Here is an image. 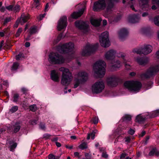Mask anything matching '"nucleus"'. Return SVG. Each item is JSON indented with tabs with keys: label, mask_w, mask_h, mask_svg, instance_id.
Instances as JSON below:
<instances>
[{
	"label": "nucleus",
	"mask_w": 159,
	"mask_h": 159,
	"mask_svg": "<svg viewBox=\"0 0 159 159\" xmlns=\"http://www.w3.org/2000/svg\"><path fill=\"white\" fill-rule=\"evenodd\" d=\"M40 128L43 130H45V125L42 123H40L39 124Z\"/></svg>",
	"instance_id": "obj_53"
},
{
	"label": "nucleus",
	"mask_w": 159,
	"mask_h": 159,
	"mask_svg": "<svg viewBox=\"0 0 159 159\" xmlns=\"http://www.w3.org/2000/svg\"><path fill=\"white\" fill-rule=\"evenodd\" d=\"M85 156L86 158L88 159H91V156L89 155L88 153H86L85 154Z\"/></svg>",
	"instance_id": "obj_60"
},
{
	"label": "nucleus",
	"mask_w": 159,
	"mask_h": 159,
	"mask_svg": "<svg viewBox=\"0 0 159 159\" xmlns=\"http://www.w3.org/2000/svg\"><path fill=\"white\" fill-rule=\"evenodd\" d=\"M126 154L125 153H122L121 154L120 157V159H123L126 156Z\"/></svg>",
	"instance_id": "obj_55"
},
{
	"label": "nucleus",
	"mask_w": 159,
	"mask_h": 159,
	"mask_svg": "<svg viewBox=\"0 0 159 159\" xmlns=\"http://www.w3.org/2000/svg\"><path fill=\"white\" fill-rule=\"evenodd\" d=\"M51 4L50 2L47 3L45 5V7L44 9V11L46 12L48 10V8L49 7V5Z\"/></svg>",
	"instance_id": "obj_51"
},
{
	"label": "nucleus",
	"mask_w": 159,
	"mask_h": 159,
	"mask_svg": "<svg viewBox=\"0 0 159 159\" xmlns=\"http://www.w3.org/2000/svg\"><path fill=\"white\" fill-rule=\"evenodd\" d=\"M22 31V28H19L17 31L16 32V37H18L20 34L21 33Z\"/></svg>",
	"instance_id": "obj_45"
},
{
	"label": "nucleus",
	"mask_w": 159,
	"mask_h": 159,
	"mask_svg": "<svg viewBox=\"0 0 159 159\" xmlns=\"http://www.w3.org/2000/svg\"><path fill=\"white\" fill-rule=\"evenodd\" d=\"M146 117L142 116L141 114L138 115L136 118V122L140 123L144 122L145 120Z\"/></svg>",
	"instance_id": "obj_26"
},
{
	"label": "nucleus",
	"mask_w": 159,
	"mask_h": 159,
	"mask_svg": "<svg viewBox=\"0 0 159 159\" xmlns=\"http://www.w3.org/2000/svg\"><path fill=\"white\" fill-rule=\"evenodd\" d=\"M25 57V56L24 54L21 52L18 55L16 56V59L17 61L22 60Z\"/></svg>",
	"instance_id": "obj_32"
},
{
	"label": "nucleus",
	"mask_w": 159,
	"mask_h": 159,
	"mask_svg": "<svg viewBox=\"0 0 159 159\" xmlns=\"http://www.w3.org/2000/svg\"><path fill=\"white\" fill-rule=\"evenodd\" d=\"M140 17L138 14H133L129 16L128 21L129 23H134L139 22Z\"/></svg>",
	"instance_id": "obj_19"
},
{
	"label": "nucleus",
	"mask_w": 159,
	"mask_h": 159,
	"mask_svg": "<svg viewBox=\"0 0 159 159\" xmlns=\"http://www.w3.org/2000/svg\"><path fill=\"white\" fill-rule=\"evenodd\" d=\"M108 36V33L105 31L102 33L100 36L99 41L102 47L106 48L110 46V43Z\"/></svg>",
	"instance_id": "obj_11"
},
{
	"label": "nucleus",
	"mask_w": 159,
	"mask_h": 159,
	"mask_svg": "<svg viewBox=\"0 0 159 159\" xmlns=\"http://www.w3.org/2000/svg\"><path fill=\"white\" fill-rule=\"evenodd\" d=\"M11 21L10 18H7L4 19L3 22V25H6L8 22H10Z\"/></svg>",
	"instance_id": "obj_49"
},
{
	"label": "nucleus",
	"mask_w": 159,
	"mask_h": 159,
	"mask_svg": "<svg viewBox=\"0 0 159 159\" xmlns=\"http://www.w3.org/2000/svg\"><path fill=\"white\" fill-rule=\"evenodd\" d=\"M148 155L150 156H159V151H157V148L152 146L150 147Z\"/></svg>",
	"instance_id": "obj_18"
},
{
	"label": "nucleus",
	"mask_w": 159,
	"mask_h": 159,
	"mask_svg": "<svg viewBox=\"0 0 159 159\" xmlns=\"http://www.w3.org/2000/svg\"><path fill=\"white\" fill-rule=\"evenodd\" d=\"M125 56V54L122 52H120L119 53L117 54V56L119 57H122L123 59H124V57Z\"/></svg>",
	"instance_id": "obj_48"
},
{
	"label": "nucleus",
	"mask_w": 159,
	"mask_h": 159,
	"mask_svg": "<svg viewBox=\"0 0 159 159\" xmlns=\"http://www.w3.org/2000/svg\"><path fill=\"white\" fill-rule=\"evenodd\" d=\"M159 115V110H157L153 111L151 115H150V117L151 118H154L157 116Z\"/></svg>",
	"instance_id": "obj_31"
},
{
	"label": "nucleus",
	"mask_w": 159,
	"mask_h": 159,
	"mask_svg": "<svg viewBox=\"0 0 159 159\" xmlns=\"http://www.w3.org/2000/svg\"><path fill=\"white\" fill-rule=\"evenodd\" d=\"M125 142H127L128 143L130 142V138L129 137H126L125 138Z\"/></svg>",
	"instance_id": "obj_58"
},
{
	"label": "nucleus",
	"mask_w": 159,
	"mask_h": 159,
	"mask_svg": "<svg viewBox=\"0 0 159 159\" xmlns=\"http://www.w3.org/2000/svg\"><path fill=\"white\" fill-rule=\"evenodd\" d=\"M19 66V64L18 62H14L11 68V71L14 72L16 71L18 69Z\"/></svg>",
	"instance_id": "obj_28"
},
{
	"label": "nucleus",
	"mask_w": 159,
	"mask_h": 159,
	"mask_svg": "<svg viewBox=\"0 0 159 159\" xmlns=\"http://www.w3.org/2000/svg\"><path fill=\"white\" fill-rule=\"evenodd\" d=\"M51 136V135L48 134H45L43 135V138L47 140L49 139Z\"/></svg>",
	"instance_id": "obj_46"
},
{
	"label": "nucleus",
	"mask_w": 159,
	"mask_h": 159,
	"mask_svg": "<svg viewBox=\"0 0 159 159\" xmlns=\"http://www.w3.org/2000/svg\"><path fill=\"white\" fill-rule=\"evenodd\" d=\"M20 123L19 122H16L13 125L14 132L16 133L19 131L20 128Z\"/></svg>",
	"instance_id": "obj_27"
},
{
	"label": "nucleus",
	"mask_w": 159,
	"mask_h": 159,
	"mask_svg": "<svg viewBox=\"0 0 159 159\" xmlns=\"http://www.w3.org/2000/svg\"><path fill=\"white\" fill-rule=\"evenodd\" d=\"M21 90L23 94H26L28 91V90L25 88H22L21 89Z\"/></svg>",
	"instance_id": "obj_54"
},
{
	"label": "nucleus",
	"mask_w": 159,
	"mask_h": 159,
	"mask_svg": "<svg viewBox=\"0 0 159 159\" xmlns=\"http://www.w3.org/2000/svg\"><path fill=\"white\" fill-rule=\"evenodd\" d=\"M121 64L120 61H117L115 63L112 65V67L114 68H119Z\"/></svg>",
	"instance_id": "obj_38"
},
{
	"label": "nucleus",
	"mask_w": 159,
	"mask_h": 159,
	"mask_svg": "<svg viewBox=\"0 0 159 159\" xmlns=\"http://www.w3.org/2000/svg\"><path fill=\"white\" fill-rule=\"evenodd\" d=\"M78 78H80V80L78 79H75V83L74 84V88H77L80 84V81L84 82L87 81L88 79L87 74L84 71H81L79 72L76 75Z\"/></svg>",
	"instance_id": "obj_10"
},
{
	"label": "nucleus",
	"mask_w": 159,
	"mask_h": 159,
	"mask_svg": "<svg viewBox=\"0 0 159 159\" xmlns=\"http://www.w3.org/2000/svg\"><path fill=\"white\" fill-rule=\"evenodd\" d=\"M18 107L17 106H14L11 107L9 109V112L11 113H13L16 112L18 110Z\"/></svg>",
	"instance_id": "obj_37"
},
{
	"label": "nucleus",
	"mask_w": 159,
	"mask_h": 159,
	"mask_svg": "<svg viewBox=\"0 0 159 159\" xmlns=\"http://www.w3.org/2000/svg\"><path fill=\"white\" fill-rule=\"evenodd\" d=\"M62 37V33H61L57 37V39L56 40L54 41L53 44H55L58 42L61 39Z\"/></svg>",
	"instance_id": "obj_42"
},
{
	"label": "nucleus",
	"mask_w": 159,
	"mask_h": 159,
	"mask_svg": "<svg viewBox=\"0 0 159 159\" xmlns=\"http://www.w3.org/2000/svg\"><path fill=\"white\" fill-rule=\"evenodd\" d=\"M159 72V65L150 67L145 73L143 74L141 76L145 78H149L154 76Z\"/></svg>",
	"instance_id": "obj_7"
},
{
	"label": "nucleus",
	"mask_w": 159,
	"mask_h": 159,
	"mask_svg": "<svg viewBox=\"0 0 159 159\" xmlns=\"http://www.w3.org/2000/svg\"><path fill=\"white\" fill-rule=\"evenodd\" d=\"M102 20L92 19L90 20L91 24L95 27L98 26L100 25Z\"/></svg>",
	"instance_id": "obj_25"
},
{
	"label": "nucleus",
	"mask_w": 159,
	"mask_h": 159,
	"mask_svg": "<svg viewBox=\"0 0 159 159\" xmlns=\"http://www.w3.org/2000/svg\"><path fill=\"white\" fill-rule=\"evenodd\" d=\"M9 144L11 145L9 147L10 150L13 152L17 146V143H13L11 145V142H10L9 143Z\"/></svg>",
	"instance_id": "obj_30"
},
{
	"label": "nucleus",
	"mask_w": 159,
	"mask_h": 159,
	"mask_svg": "<svg viewBox=\"0 0 159 159\" xmlns=\"http://www.w3.org/2000/svg\"><path fill=\"white\" fill-rule=\"evenodd\" d=\"M152 46L150 45H146L144 46L143 48L134 49L133 52L136 53L137 54H143L144 55H147L152 52Z\"/></svg>",
	"instance_id": "obj_12"
},
{
	"label": "nucleus",
	"mask_w": 159,
	"mask_h": 159,
	"mask_svg": "<svg viewBox=\"0 0 159 159\" xmlns=\"http://www.w3.org/2000/svg\"><path fill=\"white\" fill-rule=\"evenodd\" d=\"M98 119L97 117H94L91 120V121L95 124H97L98 122Z\"/></svg>",
	"instance_id": "obj_43"
},
{
	"label": "nucleus",
	"mask_w": 159,
	"mask_h": 159,
	"mask_svg": "<svg viewBox=\"0 0 159 159\" xmlns=\"http://www.w3.org/2000/svg\"><path fill=\"white\" fill-rule=\"evenodd\" d=\"M60 71L62 72L61 81V84L64 85H67L71 82L73 76L71 73L68 69L64 67H61L59 68Z\"/></svg>",
	"instance_id": "obj_3"
},
{
	"label": "nucleus",
	"mask_w": 159,
	"mask_h": 159,
	"mask_svg": "<svg viewBox=\"0 0 159 159\" xmlns=\"http://www.w3.org/2000/svg\"><path fill=\"white\" fill-rule=\"evenodd\" d=\"M106 66V63L102 60L98 61L94 64L93 70L98 77L102 78L105 75Z\"/></svg>",
	"instance_id": "obj_2"
},
{
	"label": "nucleus",
	"mask_w": 159,
	"mask_h": 159,
	"mask_svg": "<svg viewBox=\"0 0 159 159\" xmlns=\"http://www.w3.org/2000/svg\"><path fill=\"white\" fill-rule=\"evenodd\" d=\"M74 44L73 43L69 42L61 46H58L57 48L61 53H66L71 52L74 48Z\"/></svg>",
	"instance_id": "obj_8"
},
{
	"label": "nucleus",
	"mask_w": 159,
	"mask_h": 159,
	"mask_svg": "<svg viewBox=\"0 0 159 159\" xmlns=\"http://www.w3.org/2000/svg\"><path fill=\"white\" fill-rule=\"evenodd\" d=\"M153 21L156 25L159 26V16H156L154 18Z\"/></svg>",
	"instance_id": "obj_40"
},
{
	"label": "nucleus",
	"mask_w": 159,
	"mask_h": 159,
	"mask_svg": "<svg viewBox=\"0 0 159 159\" xmlns=\"http://www.w3.org/2000/svg\"><path fill=\"white\" fill-rule=\"evenodd\" d=\"M29 107L30 110L33 112L35 111L37 109V107L35 104L31 105Z\"/></svg>",
	"instance_id": "obj_41"
},
{
	"label": "nucleus",
	"mask_w": 159,
	"mask_h": 159,
	"mask_svg": "<svg viewBox=\"0 0 159 159\" xmlns=\"http://www.w3.org/2000/svg\"><path fill=\"white\" fill-rule=\"evenodd\" d=\"M29 19L30 17L29 15L22 14L21 15L20 18L19 19V20L21 25H23L27 22Z\"/></svg>",
	"instance_id": "obj_22"
},
{
	"label": "nucleus",
	"mask_w": 159,
	"mask_h": 159,
	"mask_svg": "<svg viewBox=\"0 0 159 159\" xmlns=\"http://www.w3.org/2000/svg\"><path fill=\"white\" fill-rule=\"evenodd\" d=\"M19 23H20V21H19V19H18L16 21L15 24L14 25V27L16 28H17L18 26Z\"/></svg>",
	"instance_id": "obj_56"
},
{
	"label": "nucleus",
	"mask_w": 159,
	"mask_h": 159,
	"mask_svg": "<svg viewBox=\"0 0 159 159\" xmlns=\"http://www.w3.org/2000/svg\"><path fill=\"white\" fill-rule=\"evenodd\" d=\"M48 60L52 64H58L63 63L65 60L63 57L57 53L51 52L49 55Z\"/></svg>",
	"instance_id": "obj_5"
},
{
	"label": "nucleus",
	"mask_w": 159,
	"mask_h": 159,
	"mask_svg": "<svg viewBox=\"0 0 159 159\" xmlns=\"http://www.w3.org/2000/svg\"><path fill=\"white\" fill-rule=\"evenodd\" d=\"M141 2L142 3V7L143 8L145 6L146 7H148V0H141Z\"/></svg>",
	"instance_id": "obj_39"
},
{
	"label": "nucleus",
	"mask_w": 159,
	"mask_h": 159,
	"mask_svg": "<svg viewBox=\"0 0 159 159\" xmlns=\"http://www.w3.org/2000/svg\"><path fill=\"white\" fill-rule=\"evenodd\" d=\"M14 5H11L6 6V8L9 11H13Z\"/></svg>",
	"instance_id": "obj_47"
},
{
	"label": "nucleus",
	"mask_w": 159,
	"mask_h": 159,
	"mask_svg": "<svg viewBox=\"0 0 159 159\" xmlns=\"http://www.w3.org/2000/svg\"><path fill=\"white\" fill-rule=\"evenodd\" d=\"M116 53V51L111 49L107 52L105 54V57L107 60H111L114 58Z\"/></svg>",
	"instance_id": "obj_17"
},
{
	"label": "nucleus",
	"mask_w": 159,
	"mask_h": 159,
	"mask_svg": "<svg viewBox=\"0 0 159 159\" xmlns=\"http://www.w3.org/2000/svg\"><path fill=\"white\" fill-rule=\"evenodd\" d=\"M29 30V33L30 35L35 34L37 32L36 27L34 26L31 27Z\"/></svg>",
	"instance_id": "obj_34"
},
{
	"label": "nucleus",
	"mask_w": 159,
	"mask_h": 159,
	"mask_svg": "<svg viewBox=\"0 0 159 159\" xmlns=\"http://www.w3.org/2000/svg\"><path fill=\"white\" fill-rule=\"evenodd\" d=\"M118 79L116 77H110L107 79V84L110 87H115L118 85Z\"/></svg>",
	"instance_id": "obj_16"
},
{
	"label": "nucleus",
	"mask_w": 159,
	"mask_h": 159,
	"mask_svg": "<svg viewBox=\"0 0 159 159\" xmlns=\"http://www.w3.org/2000/svg\"><path fill=\"white\" fill-rule=\"evenodd\" d=\"M118 0H99L93 4V10L98 11L106 8L107 12L111 11L114 6V2H117Z\"/></svg>",
	"instance_id": "obj_1"
},
{
	"label": "nucleus",
	"mask_w": 159,
	"mask_h": 159,
	"mask_svg": "<svg viewBox=\"0 0 159 159\" xmlns=\"http://www.w3.org/2000/svg\"><path fill=\"white\" fill-rule=\"evenodd\" d=\"M40 6V0H33V2L32 4L33 8L39 9Z\"/></svg>",
	"instance_id": "obj_24"
},
{
	"label": "nucleus",
	"mask_w": 159,
	"mask_h": 159,
	"mask_svg": "<svg viewBox=\"0 0 159 159\" xmlns=\"http://www.w3.org/2000/svg\"><path fill=\"white\" fill-rule=\"evenodd\" d=\"M51 79L55 82H57L59 81L58 74L54 70H52L51 71Z\"/></svg>",
	"instance_id": "obj_23"
},
{
	"label": "nucleus",
	"mask_w": 159,
	"mask_h": 159,
	"mask_svg": "<svg viewBox=\"0 0 159 159\" xmlns=\"http://www.w3.org/2000/svg\"><path fill=\"white\" fill-rule=\"evenodd\" d=\"M131 119V116L129 115H125L122 117V120L123 121H130Z\"/></svg>",
	"instance_id": "obj_33"
},
{
	"label": "nucleus",
	"mask_w": 159,
	"mask_h": 159,
	"mask_svg": "<svg viewBox=\"0 0 159 159\" xmlns=\"http://www.w3.org/2000/svg\"><path fill=\"white\" fill-rule=\"evenodd\" d=\"M128 34V32L127 29L124 28H122L118 32L119 38L123 41L126 38Z\"/></svg>",
	"instance_id": "obj_15"
},
{
	"label": "nucleus",
	"mask_w": 159,
	"mask_h": 159,
	"mask_svg": "<svg viewBox=\"0 0 159 159\" xmlns=\"http://www.w3.org/2000/svg\"><path fill=\"white\" fill-rule=\"evenodd\" d=\"M135 132V131L134 130L130 128L129 129V130L128 131V133L129 134H130L131 135H133V134H134Z\"/></svg>",
	"instance_id": "obj_50"
},
{
	"label": "nucleus",
	"mask_w": 159,
	"mask_h": 159,
	"mask_svg": "<svg viewBox=\"0 0 159 159\" xmlns=\"http://www.w3.org/2000/svg\"><path fill=\"white\" fill-rule=\"evenodd\" d=\"M67 18L66 16H64L60 18L58 21L57 26L58 31H60L66 27L67 25Z\"/></svg>",
	"instance_id": "obj_13"
},
{
	"label": "nucleus",
	"mask_w": 159,
	"mask_h": 159,
	"mask_svg": "<svg viewBox=\"0 0 159 159\" xmlns=\"http://www.w3.org/2000/svg\"><path fill=\"white\" fill-rule=\"evenodd\" d=\"M6 8L4 7H2L0 8V11L1 12H4Z\"/></svg>",
	"instance_id": "obj_62"
},
{
	"label": "nucleus",
	"mask_w": 159,
	"mask_h": 159,
	"mask_svg": "<svg viewBox=\"0 0 159 159\" xmlns=\"http://www.w3.org/2000/svg\"><path fill=\"white\" fill-rule=\"evenodd\" d=\"M4 41L2 40L0 43V50H1V48L2 46L4 45Z\"/></svg>",
	"instance_id": "obj_63"
},
{
	"label": "nucleus",
	"mask_w": 159,
	"mask_h": 159,
	"mask_svg": "<svg viewBox=\"0 0 159 159\" xmlns=\"http://www.w3.org/2000/svg\"><path fill=\"white\" fill-rule=\"evenodd\" d=\"M102 157L105 158H107L108 157V155L106 153L104 152L102 153Z\"/></svg>",
	"instance_id": "obj_59"
},
{
	"label": "nucleus",
	"mask_w": 159,
	"mask_h": 159,
	"mask_svg": "<svg viewBox=\"0 0 159 159\" xmlns=\"http://www.w3.org/2000/svg\"><path fill=\"white\" fill-rule=\"evenodd\" d=\"M20 98L19 95L17 93H15L13 94V102H18V99Z\"/></svg>",
	"instance_id": "obj_35"
},
{
	"label": "nucleus",
	"mask_w": 159,
	"mask_h": 159,
	"mask_svg": "<svg viewBox=\"0 0 159 159\" xmlns=\"http://www.w3.org/2000/svg\"><path fill=\"white\" fill-rule=\"evenodd\" d=\"M98 43L94 45L87 44L82 51V55L84 56H87L90 55L98 48Z\"/></svg>",
	"instance_id": "obj_6"
},
{
	"label": "nucleus",
	"mask_w": 159,
	"mask_h": 159,
	"mask_svg": "<svg viewBox=\"0 0 159 159\" xmlns=\"http://www.w3.org/2000/svg\"><path fill=\"white\" fill-rule=\"evenodd\" d=\"M136 61L140 65L144 66L148 63L149 60L147 57H138L136 58Z\"/></svg>",
	"instance_id": "obj_21"
},
{
	"label": "nucleus",
	"mask_w": 159,
	"mask_h": 159,
	"mask_svg": "<svg viewBox=\"0 0 159 159\" xmlns=\"http://www.w3.org/2000/svg\"><path fill=\"white\" fill-rule=\"evenodd\" d=\"M46 15V14L45 13L43 14H41L39 15V20H42L43 18Z\"/></svg>",
	"instance_id": "obj_61"
},
{
	"label": "nucleus",
	"mask_w": 159,
	"mask_h": 159,
	"mask_svg": "<svg viewBox=\"0 0 159 159\" xmlns=\"http://www.w3.org/2000/svg\"><path fill=\"white\" fill-rule=\"evenodd\" d=\"M48 157L49 159H52L53 158L55 159V157L54 155L50 154L49 155Z\"/></svg>",
	"instance_id": "obj_57"
},
{
	"label": "nucleus",
	"mask_w": 159,
	"mask_h": 159,
	"mask_svg": "<svg viewBox=\"0 0 159 159\" xmlns=\"http://www.w3.org/2000/svg\"><path fill=\"white\" fill-rule=\"evenodd\" d=\"M30 43L29 42H26L25 44V46L26 47H28L30 46Z\"/></svg>",
	"instance_id": "obj_64"
},
{
	"label": "nucleus",
	"mask_w": 159,
	"mask_h": 159,
	"mask_svg": "<svg viewBox=\"0 0 159 159\" xmlns=\"http://www.w3.org/2000/svg\"><path fill=\"white\" fill-rule=\"evenodd\" d=\"M20 10V6L19 5L16 4L14 6L13 5V11L15 12H19Z\"/></svg>",
	"instance_id": "obj_36"
},
{
	"label": "nucleus",
	"mask_w": 159,
	"mask_h": 159,
	"mask_svg": "<svg viewBox=\"0 0 159 159\" xmlns=\"http://www.w3.org/2000/svg\"><path fill=\"white\" fill-rule=\"evenodd\" d=\"M97 132V130H94L92 132V133L88 134V136L87 137V139L88 140L91 137V139H94V137L95 134Z\"/></svg>",
	"instance_id": "obj_29"
},
{
	"label": "nucleus",
	"mask_w": 159,
	"mask_h": 159,
	"mask_svg": "<svg viewBox=\"0 0 159 159\" xmlns=\"http://www.w3.org/2000/svg\"><path fill=\"white\" fill-rule=\"evenodd\" d=\"M124 86L130 91L138 92L142 87V84L140 82L132 80L125 82Z\"/></svg>",
	"instance_id": "obj_4"
},
{
	"label": "nucleus",
	"mask_w": 159,
	"mask_h": 159,
	"mask_svg": "<svg viewBox=\"0 0 159 159\" xmlns=\"http://www.w3.org/2000/svg\"><path fill=\"white\" fill-rule=\"evenodd\" d=\"M75 25L76 27L83 30L84 32H86L88 31L89 26L84 22L78 20L75 22Z\"/></svg>",
	"instance_id": "obj_14"
},
{
	"label": "nucleus",
	"mask_w": 159,
	"mask_h": 159,
	"mask_svg": "<svg viewBox=\"0 0 159 159\" xmlns=\"http://www.w3.org/2000/svg\"><path fill=\"white\" fill-rule=\"evenodd\" d=\"M85 9V6L80 9L78 12H74L71 15V16L74 19H77L80 17L84 13V10Z\"/></svg>",
	"instance_id": "obj_20"
},
{
	"label": "nucleus",
	"mask_w": 159,
	"mask_h": 159,
	"mask_svg": "<svg viewBox=\"0 0 159 159\" xmlns=\"http://www.w3.org/2000/svg\"><path fill=\"white\" fill-rule=\"evenodd\" d=\"M79 148L80 149L83 150L87 148V144L85 143H82L79 145Z\"/></svg>",
	"instance_id": "obj_44"
},
{
	"label": "nucleus",
	"mask_w": 159,
	"mask_h": 159,
	"mask_svg": "<svg viewBox=\"0 0 159 159\" xmlns=\"http://www.w3.org/2000/svg\"><path fill=\"white\" fill-rule=\"evenodd\" d=\"M7 28H5L4 30V32H0V36L1 37H4L5 35V34H6V30H7Z\"/></svg>",
	"instance_id": "obj_52"
},
{
	"label": "nucleus",
	"mask_w": 159,
	"mask_h": 159,
	"mask_svg": "<svg viewBox=\"0 0 159 159\" xmlns=\"http://www.w3.org/2000/svg\"><path fill=\"white\" fill-rule=\"evenodd\" d=\"M105 88L104 82L101 80L95 82L92 86V91L93 93L98 94L101 93Z\"/></svg>",
	"instance_id": "obj_9"
}]
</instances>
